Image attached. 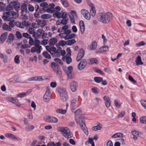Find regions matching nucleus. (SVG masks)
<instances>
[{
	"label": "nucleus",
	"mask_w": 146,
	"mask_h": 146,
	"mask_svg": "<svg viewBox=\"0 0 146 146\" xmlns=\"http://www.w3.org/2000/svg\"><path fill=\"white\" fill-rule=\"evenodd\" d=\"M58 92L60 95L64 93H67L66 91V89L63 88H60L58 90Z\"/></svg>",
	"instance_id": "27"
},
{
	"label": "nucleus",
	"mask_w": 146,
	"mask_h": 146,
	"mask_svg": "<svg viewBox=\"0 0 146 146\" xmlns=\"http://www.w3.org/2000/svg\"><path fill=\"white\" fill-rule=\"evenodd\" d=\"M84 53V50L82 49H81L78 54L76 60L77 61H79L83 57Z\"/></svg>",
	"instance_id": "7"
},
{
	"label": "nucleus",
	"mask_w": 146,
	"mask_h": 146,
	"mask_svg": "<svg viewBox=\"0 0 146 146\" xmlns=\"http://www.w3.org/2000/svg\"><path fill=\"white\" fill-rule=\"evenodd\" d=\"M94 71L96 72L99 73L101 75H103L104 74L102 71L99 69L97 68H95Z\"/></svg>",
	"instance_id": "55"
},
{
	"label": "nucleus",
	"mask_w": 146,
	"mask_h": 146,
	"mask_svg": "<svg viewBox=\"0 0 146 146\" xmlns=\"http://www.w3.org/2000/svg\"><path fill=\"white\" fill-rule=\"evenodd\" d=\"M15 34L17 38H21L23 37L21 33L19 31H17Z\"/></svg>",
	"instance_id": "48"
},
{
	"label": "nucleus",
	"mask_w": 146,
	"mask_h": 146,
	"mask_svg": "<svg viewBox=\"0 0 146 146\" xmlns=\"http://www.w3.org/2000/svg\"><path fill=\"white\" fill-rule=\"evenodd\" d=\"M12 3V2L10 3L7 6V7L6 8V10L7 11H9L11 10H12L13 9V6L12 4H11Z\"/></svg>",
	"instance_id": "41"
},
{
	"label": "nucleus",
	"mask_w": 146,
	"mask_h": 146,
	"mask_svg": "<svg viewBox=\"0 0 146 146\" xmlns=\"http://www.w3.org/2000/svg\"><path fill=\"white\" fill-rule=\"evenodd\" d=\"M9 17V16L5 15H2L1 17L2 19L3 20H4V21H9V20L8 19V18Z\"/></svg>",
	"instance_id": "58"
},
{
	"label": "nucleus",
	"mask_w": 146,
	"mask_h": 146,
	"mask_svg": "<svg viewBox=\"0 0 146 146\" xmlns=\"http://www.w3.org/2000/svg\"><path fill=\"white\" fill-rule=\"evenodd\" d=\"M140 121L142 123H146V116L141 117L140 119Z\"/></svg>",
	"instance_id": "36"
},
{
	"label": "nucleus",
	"mask_w": 146,
	"mask_h": 146,
	"mask_svg": "<svg viewBox=\"0 0 146 146\" xmlns=\"http://www.w3.org/2000/svg\"><path fill=\"white\" fill-rule=\"evenodd\" d=\"M94 80L96 83H100L103 81V78L101 77L96 76L94 77Z\"/></svg>",
	"instance_id": "29"
},
{
	"label": "nucleus",
	"mask_w": 146,
	"mask_h": 146,
	"mask_svg": "<svg viewBox=\"0 0 146 146\" xmlns=\"http://www.w3.org/2000/svg\"><path fill=\"white\" fill-rule=\"evenodd\" d=\"M73 70V68L72 66H69L66 71V72L69 78L72 79L73 78L72 74V72Z\"/></svg>",
	"instance_id": "9"
},
{
	"label": "nucleus",
	"mask_w": 146,
	"mask_h": 146,
	"mask_svg": "<svg viewBox=\"0 0 146 146\" xmlns=\"http://www.w3.org/2000/svg\"><path fill=\"white\" fill-rule=\"evenodd\" d=\"M66 62L68 64H70L72 61V59L71 57L69 56H67L66 58Z\"/></svg>",
	"instance_id": "45"
},
{
	"label": "nucleus",
	"mask_w": 146,
	"mask_h": 146,
	"mask_svg": "<svg viewBox=\"0 0 146 146\" xmlns=\"http://www.w3.org/2000/svg\"><path fill=\"white\" fill-rule=\"evenodd\" d=\"M34 128V127L33 125H30L27 126L25 128V130L27 131H31L33 130Z\"/></svg>",
	"instance_id": "34"
},
{
	"label": "nucleus",
	"mask_w": 146,
	"mask_h": 146,
	"mask_svg": "<svg viewBox=\"0 0 146 146\" xmlns=\"http://www.w3.org/2000/svg\"><path fill=\"white\" fill-rule=\"evenodd\" d=\"M7 35V33L5 32L3 33L0 36V40L1 42L3 43L6 39Z\"/></svg>",
	"instance_id": "19"
},
{
	"label": "nucleus",
	"mask_w": 146,
	"mask_h": 146,
	"mask_svg": "<svg viewBox=\"0 0 146 146\" xmlns=\"http://www.w3.org/2000/svg\"><path fill=\"white\" fill-rule=\"evenodd\" d=\"M70 18L71 21V23L72 24H75V19L73 15H70L69 16Z\"/></svg>",
	"instance_id": "46"
},
{
	"label": "nucleus",
	"mask_w": 146,
	"mask_h": 146,
	"mask_svg": "<svg viewBox=\"0 0 146 146\" xmlns=\"http://www.w3.org/2000/svg\"><path fill=\"white\" fill-rule=\"evenodd\" d=\"M66 42L64 40H60L59 41L58 44L59 45L64 46L66 44Z\"/></svg>",
	"instance_id": "38"
},
{
	"label": "nucleus",
	"mask_w": 146,
	"mask_h": 146,
	"mask_svg": "<svg viewBox=\"0 0 146 146\" xmlns=\"http://www.w3.org/2000/svg\"><path fill=\"white\" fill-rule=\"evenodd\" d=\"M11 4H12L13 9L14 8L15 10L18 11L20 9V3L18 1H14L12 2Z\"/></svg>",
	"instance_id": "13"
},
{
	"label": "nucleus",
	"mask_w": 146,
	"mask_h": 146,
	"mask_svg": "<svg viewBox=\"0 0 146 146\" xmlns=\"http://www.w3.org/2000/svg\"><path fill=\"white\" fill-rule=\"evenodd\" d=\"M9 26L7 25L6 23H3V26L2 28L4 30H7L8 29V27Z\"/></svg>",
	"instance_id": "60"
},
{
	"label": "nucleus",
	"mask_w": 146,
	"mask_h": 146,
	"mask_svg": "<svg viewBox=\"0 0 146 146\" xmlns=\"http://www.w3.org/2000/svg\"><path fill=\"white\" fill-rule=\"evenodd\" d=\"M7 99L9 102H11L13 104H15L17 106H20V105H19V100L15 99L14 98L12 97H8L7 98Z\"/></svg>",
	"instance_id": "11"
},
{
	"label": "nucleus",
	"mask_w": 146,
	"mask_h": 146,
	"mask_svg": "<svg viewBox=\"0 0 146 146\" xmlns=\"http://www.w3.org/2000/svg\"><path fill=\"white\" fill-rule=\"evenodd\" d=\"M60 55V52L57 50V51L55 53H53V54H52V56L53 57H59Z\"/></svg>",
	"instance_id": "42"
},
{
	"label": "nucleus",
	"mask_w": 146,
	"mask_h": 146,
	"mask_svg": "<svg viewBox=\"0 0 146 146\" xmlns=\"http://www.w3.org/2000/svg\"><path fill=\"white\" fill-rule=\"evenodd\" d=\"M14 20L10 21L9 23V26L11 27H13L14 26Z\"/></svg>",
	"instance_id": "64"
},
{
	"label": "nucleus",
	"mask_w": 146,
	"mask_h": 146,
	"mask_svg": "<svg viewBox=\"0 0 146 146\" xmlns=\"http://www.w3.org/2000/svg\"><path fill=\"white\" fill-rule=\"evenodd\" d=\"M88 141V142L91 144L92 146H95L94 143L92 138L89 137Z\"/></svg>",
	"instance_id": "50"
},
{
	"label": "nucleus",
	"mask_w": 146,
	"mask_h": 146,
	"mask_svg": "<svg viewBox=\"0 0 146 146\" xmlns=\"http://www.w3.org/2000/svg\"><path fill=\"white\" fill-rule=\"evenodd\" d=\"M54 14L56 16V17L58 19H60L62 17V15L61 14V13L60 12H56L54 14Z\"/></svg>",
	"instance_id": "47"
},
{
	"label": "nucleus",
	"mask_w": 146,
	"mask_h": 146,
	"mask_svg": "<svg viewBox=\"0 0 146 146\" xmlns=\"http://www.w3.org/2000/svg\"><path fill=\"white\" fill-rule=\"evenodd\" d=\"M61 100L63 101H66L68 98V95L67 93H64L60 95Z\"/></svg>",
	"instance_id": "23"
},
{
	"label": "nucleus",
	"mask_w": 146,
	"mask_h": 146,
	"mask_svg": "<svg viewBox=\"0 0 146 146\" xmlns=\"http://www.w3.org/2000/svg\"><path fill=\"white\" fill-rule=\"evenodd\" d=\"M21 13L22 14H24V12L27 13H29V11L27 10L26 4L25 3H23L21 5Z\"/></svg>",
	"instance_id": "12"
},
{
	"label": "nucleus",
	"mask_w": 146,
	"mask_h": 146,
	"mask_svg": "<svg viewBox=\"0 0 146 146\" xmlns=\"http://www.w3.org/2000/svg\"><path fill=\"white\" fill-rule=\"evenodd\" d=\"M66 45L69 46H71L75 44L76 42V41L74 39H72L71 40H68L66 41Z\"/></svg>",
	"instance_id": "26"
},
{
	"label": "nucleus",
	"mask_w": 146,
	"mask_h": 146,
	"mask_svg": "<svg viewBox=\"0 0 146 146\" xmlns=\"http://www.w3.org/2000/svg\"><path fill=\"white\" fill-rule=\"evenodd\" d=\"M28 9L29 11L33 12L34 11V7L31 4H29L28 6Z\"/></svg>",
	"instance_id": "52"
},
{
	"label": "nucleus",
	"mask_w": 146,
	"mask_h": 146,
	"mask_svg": "<svg viewBox=\"0 0 146 146\" xmlns=\"http://www.w3.org/2000/svg\"><path fill=\"white\" fill-rule=\"evenodd\" d=\"M56 113H61L62 114H64L66 112V111L64 110L61 109H58L56 111Z\"/></svg>",
	"instance_id": "37"
},
{
	"label": "nucleus",
	"mask_w": 146,
	"mask_h": 146,
	"mask_svg": "<svg viewBox=\"0 0 146 146\" xmlns=\"http://www.w3.org/2000/svg\"><path fill=\"white\" fill-rule=\"evenodd\" d=\"M63 6L65 7H67L69 6V4L67 0H60Z\"/></svg>",
	"instance_id": "30"
},
{
	"label": "nucleus",
	"mask_w": 146,
	"mask_h": 146,
	"mask_svg": "<svg viewBox=\"0 0 146 146\" xmlns=\"http://www.w3.org/2000/svg\"><path fill=\"white\" fill-rule=\"evenodd\" d=\"M54 60L55 62L59 63V64H61V65L63 64V63L61 61V60L59 58H55L54 59Z\"/></svg>",
	"instance_id": "51"
},
{
	"label": "nucleus",
	"mask_w": 146,
	"mask_h": 146,
	"mask_svg": "<svg viewBox=\"0 0 146 146\" xmlns=\"http://www.w3.org/2000/svg\"><path fill=\"white\" fill-rule=\"evenodd\" d=\"M15 62L17 64L20 63L19 56L18 55H16L14 58Z\"/></svg>",
	"instance_id": "39"
},
{
	"label": "nucleus",
	"mask_w": 146,
	"mask_h": 146,
	"mask_svg": "<svg viewBox=\"0 0 146 146\" xmlns=\"http://www.w3.org/2000/svg\"><path fill=\"white\" fill-rule=\"evenodd\" d=\"M50 90L48 89L43 96V99L44 101L45 102H48L50 100Z\"/></svg>",
	"instance_id": "5"
},
{
	"label": "nucleus",
	"mask_w": 146,
	"mask_h": 146,
	"mask_svg": "<svg viewBox=\"0 0 146 146\" xmlns=\"http://www.w3.org/2000/svg\"><path fill=\"white\" fill-rule=\"evenodd\" d=\"M81 12L83 17L86 19L89 20L90 19V14L88 11L85 9H83L81 10Z\"/></svg>",
	"instance_id": "6"
},
{
	"label": "nucleus",
	"mask_w": 146,
	"mask_h": 146,
	"mask_svg": "<svg viewBox=\"0 0 146 146\" xmlns=\"http://www.w3.org/2000/svg\"><path fill=\"white\" fill-rule=\"evenodd\" d=\"M52 15L49 14H44L41 16V18L43 19H46L50 18Z\"/></svg>",
	"instance_id": "25"
},
{
	"label": "nucleus",
	"mask_w": 146,
	"mask_h": 146,
	"mask_svg": "<svg viewBox=\"0 0 146 146\" xmlns=\"http://www.w3.org/2000/svg\"><path fill=\"white\" fill-rule=\"evenodd\" d=\"M7 135L8 137L12 138L14 139H15V136L14 135L11 133H8L7 134Z\"/></svg>",
	"instance_id": "59"
},
{
	"label": "nucleus",
	"mask_w": 146,
	"mask_h": 146,
	"mask_svg": "<svg viewBox=\"0 0 146 146\" xmlns=\"http://www.w3.org/2000/svg\"><path fill=\"white\" fill-rule=\"evenodd\" d=\"M78 100L77 98L73 99L71 100V103L70 104V108L72 111L74 112L73 111H74L76 109V104L78 101Z\"/></svg>",
	"instance_id": "10"
},
{
	"label": "nucleus",
	"mask_w": 146,
	"mask_h": 146,
	"mask_svg": "<svg viewBox=\"0 0 146 146\" xmlns=\"http://www.w3.org/2000/svg\"><path fill=\"white\" fill-rule=\"evenodd\" d=\"M2 57H0L1 58L3 59V61L4 63H6L7 62L8 57L7 56L5 55L4 56L3 54H2Z\"/></svg>",
	"instance_id": "43"
},
{
	"label": "nucleus",
	"mask_w": 146,
	"mask_h": 146,
	"mask_svg": "<svg viewBox=\"0 0 146 146\" xmlns=\"http://www.w3.org/2000/svg\"><path fill=\"white\" fill-rule=\"evenodd\" d=\"M45 121L49 123H56L58 120L57 119L54 117L52 116H46L45 118Z\"/></svg>",
	"instance_id": "8"
},
{
	"label": "nucleus",
	"mask_w": 146,
	"mask_h": 146,
	"mask_svg": "<svg viewBox=\"0 0 146 146\" xmlns=\"http://www.w3.org/2000/svg\"><path fill=\"white\" fill-rule=\"evenodd\" d=\"M40 6L42 7H45L46 8L48 7V3L45 2L40 3Z\"/></svg>",
	"instance_id": "53"
},
{
	"label": "nucleus",
	"mask_w": 146,
	"mask_h": 146,
	"mask_svg": "<svg viewBox=\"0 0 146 146\" xmlns=\"http://www.w3.org/2000/svg\"><path fill=\"white\" fill-rule=\"evenodd\" d=\"M85 126H84L83 125H81V129L84 131V133L86 135H88V130L86 129L85 128Z\"/></svg>",
	"instance_id": "32"
},
{
	"label": "nucleus",
	"mask_w": 146,
	"mask_h": 146,
	"mask_svg": "<svg viewBox=\"0 0 146 146\" xmlns=\"http://www.w3.org/2000/svg\"><path fill=\"white\" fill-rule=\"evenodd\" d=\"M135 62L136 63L137 65L138 66L140 65H143V62L141 61V57L140 56H138L136 58Z\"/></svg>",
	"instance_id": "20"
},
{
	"label": "nucleus",
	"mask_w": 146,
	"mask_h": 146,
	"mask_svg": "<svg viewBox=\"0 0 146 146\" xmlns=\"http://www.w3.org/2000/svg\"><path fill=\"white\" fill-rule=\"evenodd\" d=\"M42 55L44 57L46 58L50 59L51 58L50 55L46 51H44L42 53Z\"/></svg>",
	"instance_id": "31"
},
{
	"label": "nucleus",
	"mask_w": 146,
	"mask_h": 146,
	"mask_svg": "<svg viewBox=\"0 0 146 146\" xmlns=\"http://www.w3.org/2000/svg\"><path fill=\"white\" fill-rule=\"evenodd\" d=\"M30 46H29L28 44H25V45H22V46L21 47V48H23V49H25L27 48H30Z\"/></svg>",
	"instance_id": "56"
},
{
	"label": "nucleus",
	"mask_w": 146,
	"mask_h": 146,
	"mask_svg": "<svg viewBox=\"0 0 146 146\" xmlns=\"http://www.w3.org/2000/svg\"><path fill=\"white\" fill-rule=\"evenodd\" d=\"M89 6L91 7L90 13L92 16H94L96 14V11L94 4L92 3L89 4Z\"/></svg>",
	"instance_id": "16"
},
{
	"label": "nucleus",
	"mask_w": 146,
	"mask_h": 146,
	"mask_svg": "<svg viewBox=\"0 0 146 146\" xmlns=\"http://www.w3.org/2000/svg\"><path fill=\"white\" fill-rule=\"evenodd\" d=\"M114 104L115 106L117 108H119L120 107V105L119 104L118 101L116 100H114Z\"/></svg>",
	"instance_id": "62"
},
{
	"label": "nucleus",
	"mask_w": 146,
	"mask_h": 146,
	"mask_svg": "<svg viewBox=\"0 0 146 146\" xmlns=\"http://www.w3.org/2000/svg\"><path fill=\"white\" fill-rule=\"evenodd\" d=\"M132 135L133 136H139V135L141 133L139 131H132L131 132Z\"/></svg>",
	"instance_id": "40"
},
{
	"label": "nucleus",
	"mask_w": 146,
	"mask_h": 146,
	"mask_svg": "<svg viewBox=\"0 0 146 146\" xmlns=\"http://www.w3.org/2000/svg\"><path fill=\"white\" fill-rule=\"evenodd\" d=\"M78 86V83L74 81H72L70 83V88L72 92H75Z\"/></svg>",
	"instance_id": "4"
},
{
	"label": "nucleus",
	"mask_w": 146,
	"mask_h": 146,
	"mask_svg": "<svg viewBox=\"0 0 146 146\" xmlns=\"http://www.w3.org/2000/svg\"><path fill=\"white\" fill-rule=\"evenodd\" d=\"M89 60L90 62H89V63L90 64H92L94 63L97 64L98 63V60L95 58H91Z\"/></svg>",
	"instance_id": "28"
},
{
	"label": "nucleus",
	"mask_w": 146,
	"mask_h": 146,
	"mask_svg": "<svg viewBox=\"0 0 146 146\" xmlns=\"http://www.w3.org/2000/svg\"><path fill=\"white\" fill-rule=\"evenodd\" d=\"M86 66V65L82 64L81 63L80 64L79 63L78 66V69L79 70H81L84 68Z\"/></svg>",
	"instance_id": "35"
},
{
	"label": "nucleus",
	"mask_w": 146,
	"mask_h": 146,
	"mask_svg": "<svg viewBox=\"0 0 146 146\" xmlns=\"http://www.w3.org/2000/svg\"><path fill=\"white\" fill-rule=\"evenodd\" d=\"M97 43L96 41H94L92 42L91 44L90 48L91 50H95L97 47Z\"/></svg>",
	"instance_id": "24"
},
{
	"label": "nucleus",
	"mask_w": 146,
	"mask_h": 146,
	"mask_svg": "<svg viewBox=\"0 0 146 146\" xmlns=\"http://www.w3.org/2000/svg\"><path fill=\"white\" fill-rule=\"evenodd\" d=\"M102 128V125L100 123H98L96 126L93 127H92V129L94 131H97L100 130Z\"/></svg>",
	"instance_id": "22"
},
{
	"label": "nucleus",
	"mask_w": 146,
	"mask_h": 146,
	"mask_svg": "<svg viewBox=\"0 0 146 146\" xmlns=\"http://www.w3.org/2000/svg\"><path fill=\"white\" fill-rule=\"evenodd\" d=\"M14 35L12 33H10L9 35L7 40V42L9 44L11 43V42H13L14 39Z\"/></svg>",
	"instance_id": "18"
},
{
	"label": "nucleus",
	"mask_w": 146,
	"mask_h": 146,
	"mask_svg": "<svg viewBox=\"0 0 146 146\" xmlns=\"http://www.w3.org/2000/svg\"><path fill=\"white\" fill-rule=\"evenodd\" d=\"M112 13L110 12L106 13H100L98 14V20L100 22L104 24H108L113 18Z\"/></svg>",
	"instance_id": "1"
},
{
	"label": "nucleus",
	"mask_w": 146,
	"mask_h": 146,
	"mask_svg": "<svg viewBox=\"0 0 146 146\" xmlns=\"http://www.w3.org/2000/svg\"><path fill=\"white\" fill-rule=\"evenodd\" d=\"M31 23L28 21H23L22 23L20 24L19 27L21 28H23L24 27H28L30 25Z\"/></svg>",
	"instance_id": "15"
},
{
	"label": "nucleus",
	"mask_w": 146,
	"mask_h": 146,
	"mask_svg": "<svg viewBox=\"0 0 146 146\" xmlns=\"http://www.w3.org/2000/svg\"><path fill=\"white\" fill-rule=\"evenodd\" d=\"M58 130L61 132L62 135L64 137L70 138L71 137L69 129L67 127H58Z\"/></svg>",
	"instance_id": "2"
},
{
	"label": "nucleus",
	"mask_w": 146,
	"mask_h": 146,
	"mask_svg": "<svg viewBox=\"0 0 146 146\" xmlns=\"http://www.w3.org/2000/svg\"><path fill=\"white\" fill-rule=\"evenodd\" d=\"M68 18L67 19L64 18L61 21V22H60V23H58L57 25H60V24H62L64 25H65L68 22Z\"/></svg>",
	"instance_id": "33"
},
{
	"label": "nucleus",
	"mask_w": 146,
	"mask_h": 146,
	"mask_svg": "<svg viewBox=\"0 0 146 146\" xmlns=\"http://www.w3.org/2000/svg\"><path fill=\"white\" fill-rule=\"evenodd\" d=\"M57 41V40L56 38H53L50 39L49 40L50 46H54Z\"/></svg>",
	"instance_id": "21"
},
{
	"label": "nucleus",
	"mask_w": 146,
	"mask_h": 146,
	"mask_svg": "<svg viewBox=\"0 0 146 146\" xmlns=\"http://www.w3.org/2000/svg\"><path fill=\"white\" fill-rule=\"evenodd\" d=\"M145 44L143 41H142L139 43H137L136 45L137 47H139L142 46L144 45Z\"/></svg>",
	"instance_id": "54"
},
{
	"label": "nucleus",
	"mask_w": 146,
	"mask_h": 146,
	"mask_svg": "<svg viewBox=\"0 0 146 146\" xmlns=\"http://www.w3.org/2000/svg\"><path fill=\"white\" fill-rule=\"evenodd\" d=\"M50 67L57 75L59 76L62 74L61 70L58 64L54 62H52L50 64Z\"/></svg>",
	"instance_id": "3"
},
{
	"label": "nucleus",
	"mask_w": 146,
	"mask_h": 146,
	"mask_svg": "<svg viewBox=\"0 0 146 146\" xmlns=\"http://www.w3.org/2000/svg\"><path fill=\"white\" fill-rule=\"evenodd\" d=\"M26 93L25 92L22 93L17 95V97L20 98H23L26 95Z\"/></svg>",
	"instance_id": "61"
},
{
	"label": "nucleus",
	"mask_w": 146,
	"mask_h": 146,
	"mask_svg": "<svg viewBox=\"0 0 146 146\" xmlns=\"http://www.w3.org/2000/svg\"><path fill=\"white\" fill-rule=\"evenodd\" d=\"M142 105L146 110V101L144 100H142L140 101Z\"/></svg>",
	"instance_id": "49"
},
{
	"label": "nucleus",
	"mask_w": 146,
	"mask_h": 146,
	"mask_svg": "<svg viewBox=\"0 0 146 146\" xmlns=\"http://www.w3.org/2000/svg\"><path fill=\"white\" fill-rule=\"evenodd\" d=\"M76 119L78 121V122H77V121H76V123L77 124H80V127L81 125H84V126H86L85 120L84 117H81L80 116V117L77 118Z\"/></svg>",
	"instance_id": "14"
},
{
	"label": "nucleus",
	"mask_w": 146,
	"mask_h": 146,
	"mask_svg": "<svg viewBox=\"0 0 146 146\" xmlns=\"http://www.w3.org/2000/svg\"><path fill=\"white\" fill-rule=\"evenodd\" d=\"M75 118L76 121L78 122V121L76 119L78 117H80V116L82 112L81 110L80 109H78L75 112Z\"/></svg>",
	"instance_id": "17"
},
{
	"label": "nucleus",
	"mask_w": 146,
	"mask_h": 146,
	"mask_svg": "<svg viewBox=\"0 0 146 146\" xmlns=\"http://www.w3.org/2000/svg\"><path fill=\"white\" fill-rule=\"evenodd\" d=\"M23 37L28 38H29L31 36L30 35L27 33H23Z\"/></svg>",
	"instance_id": "57"
},
{
	"label": "nucleus",
	"mask_w": 146,
	"mask_h": 146,
	"mask_svg": "<svg viewBox=\"0 0 146 146\" xmlns=\"http://www.w3.org/2000/svg\"><path fill=\"white\" fill-rule=\"evenodd\" d=\"M29 43L31 45H33L34 44V42L31 36L29 38Z\"/></svg>",
	"instance_id": "63"
},
{
	"label": "nucleus",
	"mask_w": 146,
	"mask_h": 146,
	"mask_svg": "<svg viewBox=\"0 0 146 146\" xmlns=\"http://www.w3.org/2000/svg\"><path fill=\"white\" fill-rule=\"evenodd\" d=\"M40 41L38 40L35 39V47L37 48L39 46V44L40 43Z\"/></svg>",
	"instance_id": "44"
}]
</instances>
